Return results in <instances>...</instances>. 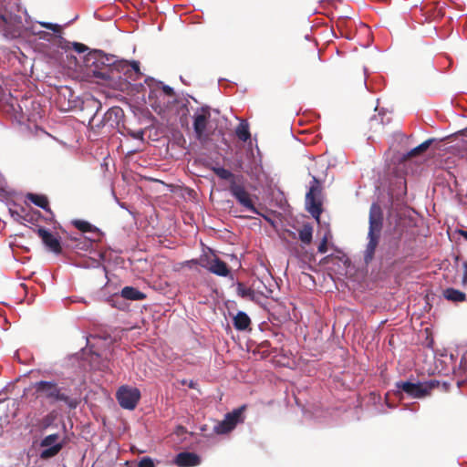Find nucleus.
<instances>
[{
    "label": "nucleus",
    "mask_w": 467,
    "mask_h": 467,
    "mask_svg": "<svg viewBox=\"0 0 467 467\" xmlns=\"http://www.w3.org/2000/svg\"><path fill=\"white\" fill-rule=\"evenodd\" d=\"M237 294L243 298L254 300V292L249 287H246L242 283L237 284Z\"/></svg>",
    "instance_id": "obj_24"
},
{
    "label": "nucleus",
    "mask_w": 467,
    "mask_h": 467,
    "mask_svg": "<svg viewBox=\"0 0 467 467\" xmlns=\"http://www.w3.org/2000/svg\"><path fill=\"white\" fill-rule=\"evenodd\" d=\"M40 446L42 448L41 459H49L59 452L62 448V441L58 434H50L41 441Z\"/></svg>",
    "instance_id": "obj_11"
},
{
    "label": "nucleus",
    "mask_w": 467,
    "mask_h": 467,
    "mask_svg": "<svg viewBox=\"0 0 467 467\" xmlns=\"http://www.w3.org/2000/svg\"><path fill=\"white\" fill-rule=\"evenodd\" d=\"M57 47L65 51H67L70 47H72V42L65 39L61 35L57 36Z\"/></svg>",
    "instance_id": "obj_28"
},
{
    "label": "nucleus",
    "mask_w": 467,
    "mask_h": 467,
    "mask_svg": "<svg viewBox=\"0 0 467 467\" xmlns=\"http://www.w3.org/2000/svg\"><path fill=\"white\" fill-rule=\"evenodd\" d=\"M231 194L237 200V202L254 213H258L250 193L245 190L244 186V180L237 182H231L229 187Z\"/></svg>",
    "instance_id": "obj_8"
},
{
    "label": "nucleus",
    "mask_w": 467,
    "mask_h": 467,
    "mask_svg": "<svg viewBox=\"0 0 467 467\" xmlns=\"http://www.w3.org/2000/svg\"><path fill=\"white\" fill-rule=\"evenodd\" d=\"M120 295L123 298L133 301L142 300L146 297L142 292L132 286L123 287Z\"/></svg>",
    "instance_id": "obj_17"
},
{
    "label": "nucleus",
    "mask_w": 467,
    "mask_h": 467,
    "mask_svg": "<svg viewBox=\"0 0 467 467\" xmlns=\"http://www.w3.org/2000/svg\"><path fill=\"white\" fill-rule=\"evenodd\" d=\"M446 299L453 302H462L465 299V294L454 288H447L443 291Z\"/></svg>",
    "instance_id": "obj_22"
},
{
    "label": "nucleus",
    "mask_w": 467,
    "mask_h": 467,
    "mask_svg": "<svg viewBox=\"0 0 467 467\" xmlns=\"http://www.w3.org/2000/svg\"><path fill=\"white\" fill-rule=\"evenodd\" d=\"M140 398V392L137 388L122 386L117 391V400L121 408L133 410Z\"/></svg>",
    "instance_id": "obj_10"
},
{
    "label": "nucleus",
    "mask_w": 467,
    "mask_h": 467,
    "mask_svg": "<svg viewBox=\"0 0 467 467\" xmlns=\"http://www.w3.org/2000/svg\"><path fill=\"white\" fill-rule=\"evenodd\" d=\"M130 66L135 72L140 71V63L138 61H131Z\"/></svg>",
    "instance_id": "obj_35"
},
{
    "label": "nucleus",
    "mask_w": 467,
    "mask_h": 467,
    "mask_svg": "<svg viewBox=\"0 0 467 467\" xmlns=\"http://www.w3.org/2000/svg\"><path fill=\"white\" fill-rule=\"evenodd\" d=\"M235 134L242 141H247L250 139L249 124L246 120H241L235 130Z\"/></svg>",
    "instance_id": "obj_21"
},
{
    "label": "nucleus",
    "mask_w": 467,
    "mask_h": 467,
    "mask_svg": "<svg viewBox=\"0 0 467 467\" xmlns=\"http://www.w3.org/2000/svg\"><path fill=\"white\" fill-rule=\"evenodd\" d=\"M73 224L82 232H90L93 228L89 223L82 220H75Z\"/></svg>",
    "instance_id": "obj_27"
},
{
    "label": "nucleus",
    "mask_w": 467,
    "mask_h": 467,
    "mask_svg": "<svg viewBox=\"0 0 467 467\" xmlns=\"http://www.w3.org/2000/svg\"><path fill=\"white\" fill-rule=\"evenodd\" d=\"M250 323V317L243 311H239L234 318V326L237 330H245Z\"/></svg>",
    "instance_id": "obj_18"
},
{
    "label": "nucleus",
    "mask_w": 467,
    "mask_h": 467,
    "mask_svg": "<svg viewBox=\"0 0 467 467\" xmlns=\"http://www.w3.org/2000/svg\"><path fill=\"white\" fill-rule=\"evenodd\" d=\"M462 141V150L466 152L467 155V129L461 134Z\"/></svg>",
    "instance_id": "obj_33"
},
{
    "label": "nucleus",
    "mask_w": 467,
    "mask_h": 467,
    "mask_svg": "<svg viewBox=\"0 0 467 467\" xmlns=\"http://www.w3.org/2000/svg\"><path fill=\"white\" fill-rule=\"evenodd\" d=\"M38 24L41 26L53 31L54 33L60 32V26L57 24H53V23H49V22H38Z\"/></svg>",
    "instance_id": "obj_29"
},
{
    "label": "nucleus",
    "mask_w": 467,
    "mask_h": 467,
    "mask_svg": "<svg viewBox=\"0 0 467 467\" xmlns=\"http://www.w3.org/2000/svg\"><path fill=\"white\" fill-rule=\"evenodd\" d=\"M462 266H463V269H464L463 276H462V282L466 283L467 282V262H463Z\"/></svg>",
    "instance_id": "obj_36"
},
{
    "label": "nucleus",
    "mask_w": 467,
    "mask_h": 467,
    "mask_svg": "<svg viewBox=\"0 0 467 467\" xmlns=\"http://www.w3.org/2000/svg\"><path fill=\"white\" fill-rule=\"evenodd\" d=\"M31 31L34 35L37 36L39 39L47 40V41L50 40L51 35L47 32H45L42 30L36 31L34 26L31 27Z\"/></svg>",
    "instance_id": "obj_30"
},
{
    "label": "nucleus",
    "mask_w": 467,
    "mask_h": 467,
    "mask_svg": "<svg viewBox=\"0 0 467 467\" xmlns=\"http://www.w3.org/2000/svg\"><path fill=\"white\" fill-rule=\"evenodd\" d=\"M320 189L317 179L313 176L312 184L306 195V207L311 215L318 219L321 214V202L318 201Z\"/></svg>",
    "instance_id": "obj_9"
},
{
    "label": "nucleus",
    "mask_w": 467,
    "mask_h": 467,
    "mask_svg": "<svg viewBox=\"0 0 467 467\" xmlns=\"http://www.w3.org/2000/svg\"><path fill=\"white\" fill-rule=\"evenodd\" d=\"M150 90L155 91V92H160L161 94L163 93L164 95H167L168 97L176 98L173 88L168 85L163 84L162 82H159L156 85V87L151 88Z\"/></svg>",
    "instance_id": "obj_25"
},
{
    "label": "nucleus",
    "mask_w": 467,
    "mask_h": 467,
    "mask_svg": "<svg viewBox=\"0 0 467 467\" xmlns=\"http://www.w3.org/2000/svg\"><path fill=\"white\" fill-rule=\"evenodd\" d=\"M84 63L87 67L94 65L97 67L98 64L110 66L114 63V57L104 53L102 50L93 49L85 55Z\"/></svg>",
    "instance_id": "obj_13"
},
{
    "label": "nucleus",
    "mask_w": 467,
    "mask_h": 467,
    "mask_svg": "<svg viewBox=\"0 0 467 467\" xmlns=\"http://www.w3.org/2000/svg\"><path fill=\"white\" fill-rule=\"evenodd\" d=\"M244 406H241L233 411L227 413L222 421L213 426V432L218 435L227 434L232 431L238 423L244 421Z\"/></svg>",
    "instance_id": "obj_4"
},
{
    "label": "nucleus",
    "mask_w": 467,
    "mask_h": 467,
    "mask_svg": "<svg viewBox=\"0 0 467 467\" xmlns=\"http://www.w3.org/2000/svg\"><path fill=\"white\" fill-rule=\"evenodd\" d=\"M433 141V139H429L427 140H425L424 142H422L421 144H420L419 146H417L416 148L412 149L410 152H409V155L410 156H414L416 155L417 153L420 152V151H423L425 150H427L430 145L431 144V142Z\"/></svg>",
    "instance_id": "obj_26"
},
{
    "label": "nucleus",
    "mask_w": 467,
    "mask_h": 467,
    "mask_svg": "<svg viewBox=\"0 0 467 467\" xmlns=\"http://www.w3.org/2000/svg\"><path fill=\"white\" fill-rule=\"evenodd\" d=\"M27 199L35 205L44 209L47 212H49L48 200L46 196L35 193H28Z\"/></svg>",
    "instance_id": "obj_20"
},
{
    "label": "nucleus",
    "mask_w": 467,
    "mask_h": 467,
    "mask_svg": "<svg viewBox=\"0 0 467 467\" xmlns=\"http://www.w3.org/2000/svg\"><path fill=\"white\" fill-rule=\"evenodd\" d=\"M434 387L431 381H398L396 382V388L403 398L405 394L407 397L411 399H422L428 396Z\"/></svg>",
    "instance_id": "obj_3"
},
{
    "label": "nucleus",
    "mask_w": 467,
    "mask_h": 467,
    "mask_svg": "<svg viewBox=\"0 0 467 467\" xmlns=\"http://www.w3.org/2000/svg\"><path fill=\"white\" fill-rule=\"evenodd\" d=\"M435 364L436 368H438L440 372L448 374L452 371L456 375L457 368L455 367V358L452 353L443 350L436 357Z\"/></svg>",
    "instance_id": "obj_14"
},
{
    "label": "nucleus",
    "mask_w": 467,
    "mask_h": 467,
    "mask_svg": "<svg viewBox=\"0 0 467 467\" xmlns=\"http://www.w3.org/2000/svg\"><path fill=\"white\" fill-rule=\"evenodd\" d=\"M37 398L50 402L63 401L68 408L76 409L78 401L70 398L55 381L40 380L33 384Z\"/></svg>",
    "instance_id": "obj_1"
},
{
    "label": "nucleus",
    "mask_w": 467,
    "mask_h": 467,
    "mask_svg": "<svg viewBox=\"0 0 467 467\" xmlns=\"http://www.w3.org/2000/svg\"><path fill=\"white\" fill-rule=\"evenodd\" d=\"M318 252L320 254H325L327 253V238L325 237L322 242L319 244L318 245V248H317Z\"/></svg>",
    "instance_id": "obj_34"
},
{
    "label": "nucleus",
    "mask_w": 467,
    "mask_h": 467,
    "mask_svg": "<svg viewBox=\"0 0 467 467\" xmlns=\"http://www.w3.org/2000/svg\"><path fill=\"white\" fill-rule=\"evenodd\" d=\"M460 233L467 240V231H461Z\"/></svg>",
    "instance_id": "obj_38"
},
{
    "label": "nucleus",
    "mask_w": 467,
    "mask_h": 467,
    "mask_svg": "<svg viewBox=\"0 0 467 467\" xmlns=\"http://www.w3.org/2000/svg\"><path fill=\"white\" fill-rule=\"evenodd\" d=\"M4 187V181L3 179L0 177V189H3Z\"/></svg>",
    "instance_id": "obj_39"
},
{
    "label": "nucleus",
    "mask_w": 467,
    "mask_h": 467,
    "mask_svg": "<svg viewBox=\"0 0 467 467\" xmlns=\"http://www.w3.org/2000/svg\"><path fill=\"white\" fill-rule=\"evenodd\" d=\"M174 462L179 467H194L201 463V458L194 452L184 451L176 456Z\"/></svg>",
    "instance_id": "obj_15"
},
{
    "label": "nucleus",
    "mask_w": 467,
    "mask_h": 467,
    "mask_svg": "<svg viewBox=\"0 0 467 467\" xmlns=\"http://www.w3.org/2000/svg\"><path fill=\"white\" fill-rule=\"evenodd\" d=\"M382 228V212L377 203H372L369 210L368 243L364 252V260L368 264L374 256Z\"/></svg>",
    "instance_id": "obj_2"
},
{
    "label": "nucleus",
    "mask_w": 467,
    "mask_h": 467,
    "mask_svg": "<svg viewBox=\"0 0 467 467\" xmlns=\"http://www.w3.org/2000/svg\"><path fill=\"white\" fill-rule=\"evenodd\" d=\"M199 265L218 276L225 277L230 274L227 265L213 253L201 255Z\"/></svg>",
    "instance_id": "obj_5"
},
{
    "label": "nucleus",
    "mask_w": 467,
    "mask_h": 467,
    "mask_svg": "<svg viewBox=\"0 0 467 467\" xmlns=\"http://www.w3.org/2000/svg\"><path fill=\"white\" fill-rule=\"evenodd\" d=\"M313 229L309 225H304L299 231V239L302 243L308 244L312 240Z\"/></svg>",
    "instance_id": "obj_23"
},
{
    "label": "nucleus",
    "mask_w": 467,
    "mask_h": 467,
    "mask_svg": "<svg viewBox=\"0 0 467 467\" xmlns=\"http://www.w3.org/2000/svg\"><path fill=\"white\" fill-rule=\"evenodd\" d=\"M184 264L186 265H188L189 267H192V265H199V259L198 260L186 261Z\"/></svg>",
    "instance_id": "obj_37"
},
{
    "label": "nucleus",
    "mask_w": 467,
    "mask_h": 467,
    "mask_svg": "<svg viewBox=\"0 0 467 467\" xmlns=\"http://www.w3.org/2000/svg\"><path fill=\"white\" fill-rule=\"evenodd\" d=\"M177 99L173 97H168L163 93L150 90L149 93L148 103L150 108L159 115H164L171 109Z\"/></svg>",
    "instance_id": "obj_6"
},
{
    "label": "nucleus",
    "mask_w": 467,
    "mask_h": 467,
    "mask_svg": "<svg viewBox=\"0 0 467 467\" xmlns=\"http://www.w3.org/2000/svg\"><path fill=\"white\" fill-rule=\"evenodd\" d=\"M210 118L211 112L208 107L197 109L193 115V130L199 140H203L205 137V130Z\"/></svg>",
    "instance_id": "obj_12"
},
{
    "label": "nucleus",
    "mask_w": 467,
    "mask_h": 467,
    "mask_svg": "<svg viewBox=\"0 0 467 467\" xmlns=\"http://www.w3.org/2000/svg\"><path fill=\"white\" fill-rule=\"evenodd\" d=\"M214 173L223 180H228L231 182L243 181V176H236L232 173L230 171L223 168V167H214L213 169Z\"/></svg>",
    "instance_id": "obj_19"
},
{
    "label": "nucleus",
    "mask_w": 467,
    "mask_h": 467,
    "mask_svg": "<svg viewBox=\"0 0 467 467\" xmlns=\"http://www.w3.org/2000/svg\"><path fill=\"white\" fill-rule=\"evenodd\" d=\"M23 26L22 17L18 15H1L0 30L6 37H16L20 35Z\"/></svg>",
    "instance_id": "obj_7"
},
{
    "label": "nucleus",
    "mask_w": 467,
    "mask_h": 467,
    "mask_svg": "<svg viewBox=\"0 0 467 467\" xmlns=\"http://www.w3.org/2000/svg\"><path fill=\"white\" fill-rule=\"evenodd\" d=\"M72 48L78 54L85 53L88 50V47L86 45L78 42H72Z\"/></svg>",
    "instance_id": "obj_31"
},
{
    "label": "nucleus",
    "mask_w": 467,
    "mask_h": 467,
    "mask_svg": "<svg viewBox=\"0 0 467 467\" xmlns=\"http://www.w3.org/2000/svg\"><path fill=\"white\" fill-rule=\"evenodd\" d=\"M130 135L136 140H143L144 139V131L142 130H139L136 131H130Z\"/></svg>",
    "instance_id": "obj_32"
},
{
    "label": "nucleus",
    "mask_w": 467,
    "mask_h": 467,
    "mask_svg": "<svg viewBox=\"0 0 467 467\" xmlns=\"http://www.w3.org/2000/svg\"><path fill=\"white\" fill-rule=\"evenodd\" d=\"M37 233L45 245L48 247L50 251L54 253H58L60 251V243L57 236L44 228H39Z\"/></svg>",
    "instance_id": "obj_16"
}]
</instances>
